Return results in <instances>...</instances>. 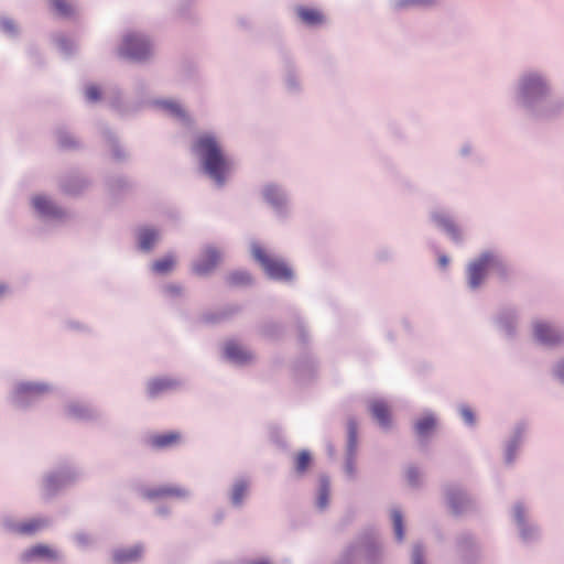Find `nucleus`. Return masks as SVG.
<instances>
[{"instance_id":"f257e3e1","label":"nucleus","mask_w":564,"mask_h":564,"mask_svg":"<svg viewBox=\"0 0 564 564\" xmlns=\"http://www.w3.org/2000/svg\"><path fill=\"white\" fill-rule=\"evenodd\" d=\"M194 151L200 159L204 171L219 185H223L231 170V162L219 142L212 134H202L194 144Z\"/></svg>"},{"instance_id":"f03ea898","label":"nucleus","mask_w":564,"mask_h":564,"mask_svg":"<svg viewBox=\"0 0 564 564\" xmlns=\"http://www.w3.org/2000/svg\"><path fill=\"white\" fill-rule=\"evenodd\" d=\"M252 254L270 278L283 281L292 279V270L282 260L270 257L260 246L252 247Z\"/></svg>"},{"instance_id":"7ed1b4c3","label":"nucleus","mask_w":564,"mask_h":564,"mask_svg":"<svg viewBox=\"0 0 564 564\" xmlns=\"http://www.w3.org/2000/svg\"><path fill=\"white\" fill-rule=\"evenodd\" d=\"M149 53L150 44L144 37L138 34H128L123 39V44L120 48V54L122 56L141 61L144 59Z\"/></svg>"},{"instance_id":"20e7f679","label":"nucleus","mask_w":564,"mask_h":564,"mask_svg":"<svg viewBox=\"0 0 564 564\" xmlns=\"http://www.w3.org/2000/svg\"><path fill=\"white\" fill-rule=\"evenodd\" d=\"M497 262L491 253H484L471 262L467 270L468 284L471 289L478 288L484 281L487 270Z\"/></svg>"},{"instance_id":"39448f33","label":"nucleus","mask_w":564,"mask_h":564,"mask_svg":"<svg viewBox=\"0 0 564 564\" xmlns=\"http://www.w3.org/2000/svg\"><path fill=\"white\" fill-rule=\"evenodd\" d=\"M533 332L536 340L545 345H556L564 340L563 333L547 323H535Z\"/></svg>"},{"instance_id":"423d86ee","label":"nucleus","mask_w":564,"mask_h":564,"mask_svg":"<svg viewBox=\"0 0 564 564\" xmlns=\"http://www.w3.org/2000/svg\"><path fill=\"white\" fill-rule=\"evenodd\" d=\"M522 94L525 98H535L546 93L545 82L536 74H529L522 79Z\"/></svg>"},{"instance_id":"0eeeda50","label":"nucleus","mask_w":564,"mask_h":564,"mask_svg":"<svg viewBox=\"0 0 564 564\" xmlns=\"http://www.w3.org/2000/svg\"><path fill=\"white\" fill-rule=\"evenodd\" d=\"M219 260L220 254L216 249L206 248L202 258L195 263L194 271L199 275L208 274L216 268Z\"/></svg>"},{"instance_id":"6e6552de","label":"nucleus","mask_w":564,"mask_h":564,"mask_svg":"<svg viewBox=\"0 0 564 564\" xmlns=\"http://www.w3.org/2000/svg\"><path fill=\"white\" fill-rule=\"evenodd\" d=\"M296 13L301 21L310 26L323 24L325 19L323 13L314 8L299 7Z\"/></svg>"},{"instance_id":"1a4fd4ad","label":"nucleus","mask_w":564,"mask_h":564,"mask_svg":"<svg viewBox=\"0 0 564 564\" xmlns=\"http://www.w3.org/2000/svg\"><path fill=\"white\" fill-rule=\"evenodd\" d=\"M177 386L175 380L169 378H156L148 383V392L150 397L155 398L163 392L174 389Z\"/></svg>"},{"instance_id":"9d476101","label":"nucleus","mask_w":564,"mask_h":564,"mask_svg":"<svg viewBox=\"0 0 564 564\" xmlns=\"http://www.w3.org/2000/svg\"><path fill=\"white\" fill-rule=\"evenodd\" d=\"M181 434L178 432H167L163 434L153 435L150 440L151 445L155 448H166L174 446L181 442Z\"/></svg>"},{"instance_id":"9b49d317","label":"nucleus","mask_w":564,"mask_h":564,"mask_svg":"<svg viewBox=\"0 0 564 564\" xmlns=\"http://www.w3.org/2000/svg\"><path fill=\"white\" fill-rule=\"evenodd\" d=\"M141 555L142 549L140 546L121 549L113 553V562L115 564H128L138 561Z\"/></svg>"},{"instance_id":"f8f14e48","label":"nucleus","mask_w":564,"mask_h":564,"mask_svg":"<svg viewBox=\"0 0 564 564\" xmlns=\"http://www.w3.org/2000/svg\"><path fill=\"white\" fill-rule=\"evenodd\" d=\"M225 355L228 359L235 362H246L251 358L249 351L237 343L229 341L225 346Z\"/></svg>"},{"instance_id":"ddd939ff","label":"nucleus","mask_w":564,"mask_h":564,"mask_svg":"<svg viewBox=\"0 0 564 564\" xmlns=\"http://www.w3.org/2000/svg\"><path fill=\"white\" fill-rule=\"evenodd\" d=\"M25 558H46L53 561L57 558V553L48 545L39 544L28 550V552L25 553Z\"/></svg>"},{"instance_id":"4468645a","label":"nucleus","mask_w":564,"mask_h":564,"mask_svg":"<svg viewBox=\"0 0 564 564\" xmlns=\"http://www.w3.org/2000/svg\"><path fill=\"white\" fill-rule=\"evenodd\" d=\"M373 417L384 427L390 424V410L382 401H375L370 405Z\"/></svg>"},{"instance_id":"2eb2a0df","label":"nucleus","mask_w":564,"mask_h":564,"mask_svg":"<svg viewBox=\"0 0 564 564\" xmlns=\"http://www.w3.org/2000/svg\"><path fill=\"white\" fill-rule=\"evenodd\" d=\"M46 521L43 519H31L15 525L14 530L20 534H33L44 528Z\"/></svg>"},{"instance_id":"dca6fc26","label":"nucleus","mask_w":564,"mask_h":564,"mask_svg":"<svg viewBox=\"0 0 564 564\" xmlns=\"http://www.w3.org/2000/svg\"><path fill=\"white\" fill-rule=\"evenodd\" d=\"M159 239V234L152 228H142L139 231V243L141 249L150 250Z\"/></svg>"},{"instance_id":"f3484780","label":"nucleus","mask_w":564,"mask_h":564,"mask_svg":"<svg viewBox=\"0 0 564 564\" xmlns=\"http://www.w3.org/2000/svg\"><path fill=\"white\" fill-rule=\"evenodd\" d=\"M34 208L42 215L55 216L56 207L44 196H35L32 200Z\"/></svg>"},{"instance_id":"a211bd4d","label":"nucleus","mask_w":564,"mask_h":564,"mask_svg":"<svg viewBox=\"0 0 564 564\" xmlns=\"http://www.w3.org/2000/svg\"><path fill=\"white\" fill-rule=\"evenodd\" d=\"M436 426V421L433 415H424L415 423V431L420 436H425L432 432Z\"/></svg>"},{"instance_id":"6ab92c4d","label":"nucleus","mask_w":564,"mask_h":564,"mask_svg":"<svg viewBox=\"0 0 564 564\" xmlns=\"http://www.w3.org/2000/svg\"><path fill=\"white\" fill-rule=\"evenodd\" d=\"M52 9L61 17H70L74 7L69 0H50Z\"/></svg>"},{"instance_id":"aec40b11","label":"nucleus","mask_w":564,"mask_h":564,"mask_svg":"<svg viewBox=\"0 0 564 564\" xmlns=\"http://www.w3.org/2000/svg\"><path fill=\"white\" fill-rule=\"evenodd\" d=\"M251 281H252V279H251L250 274L247 272H243V271L232 272L227 278V283L230 286L248 285L251 283Z\"/></svg>"},{"instance_id":"412c9836","label":"nucleus","mask_w":564,"mask_h":564,"mask_svg":"<svg viewBox=\"0 0 564 564\" xmlns=\"http://www.w3.org/2000/svg\"><path fill=\"white\" fill-rule=\"evenodd\" d=\"M312 462L311 454L307 451H301L294 458L295 470L297 474H304Z\"/></svg>"},{"instance_id":"4be33fe9","label":"nucleus","mask_w":564,"mask_h":564,"mask_svg":"<svg viewBox=\"0 0 564 564\" xmlns=\"http://www.w3.org/2000/svg\"><path fill=\"white\" fill-rule=\"evenodd\" d=\"M174 264H175L174 258L171 256H167L160 260H156L153 263L152 269L156 273L165 274V273L172 271V269L174 268Z\"/></svg>"},{"instance_id":"5701e85b","label":"nucleus","mask_w":564,"mask_h":564,"mask_svg":"<svg viewBox=\"0 0 564 564\" xmlns=\"http://www.w3.org/2000/svg\"><path fill=\"white\" fill-rule=\"evenodd\" d=\"M391 518H392V523H393V529H394L395 538L399 541H402L403 538H404L403 517H402V514H401V512L399 510H393L392 514H391Z\"/></svg>"},{"instance_id":"b1692460","label":"nucleus","mask_w":564,"mask_h":564,"mask_svg":"<svg viewBox=\"0 0 564 564\" xmlns=\"http://www.w3.org/2000/svg\"><path fill=\"white\" fill-rule=\"evenodd\" d=\"M248 489V485L245 481H239L234 486L231 499L234 503H241L246 492Z\"/></svg>"},{"instance_id":"393cba45","label":"nucleus","mask_w":564,"mask_h":564,"mask_svg":"<svg viewBox=\"0 0 564 564\" xmlns=\"http://www.w3.org/2000/svg\"><path fill=\"white\" fill-rule=\"evenodd\" d=\"M264 197L268 202H270L273 205H279L280 203H282V195L275 186H268L264 189Z\"/></svg>"},{"instance_id":"a878e982","label":"nucleus","mask_w":564,"mask_h":564,"mask_svg":"<svg viewBox=\"0 0 564 564\" xmlns=\"http://www.w3.org/2000/svg\"><path fill=\"white\" fill-rule=\"evenodd\" d=\"M328 498H329L328 482H327V480H323L322 485H321L318 498H317V505L321 509L326 508V506L328 505Z\"/></svg>"},{"instance_id":"bb28decb","label":"nucleus","mask_w":564,"mask_h":564,"mask_svg":"<svg viewBox=\"0 0 564 564\" xmlns=\"http://www.w3.org/2000/svg\"><path fill=\"white\" fill-rule=\"evenodd\" d=\"M20 391L25 394H41L46 391V387L36 383H25L20 387Z\"/></svg>"},{"instance_id":"cd10ccee","label":"nucleus","mask_w":564,"mask_h":564,"mask_svg":"<svg viewBox=\"0 0 564 564\" xmlns=\"http://www.w3.org/2000/svg\"><path fill=\"white\" fill-rule=\"evenodd\" d=\"M458 501H465V497L460 492H451L448 495V502L453 510V512L457 513L460 511V508L458 506Z\"/></svg>"},{"instance_id":"c85d7f7f","label":"nucleus","mask_w":564,"mask_h":564,"mask_svg":"<svg viewBox=\"0 0 564 564\" xmlns=\"http://www.w3.org/2000/svg\"><path fill=\"white\" fill-rule=\"evenodd\" d=\"M86 98L90 101H97L100 98V90L97 86L91 85L86 88Z\"/></svg>"},{"instance_id":"c756f323","label":"nucleus","mask_w":564,"mask_h":564,"mask_svg":"<svg viewBox=\"0 0 564 564\" xmlns=\"http://www.w3.org/2000/svg\"><path fill=\"white\" fill-rule=\"evenodd\" d=\"M165 108L174 116L176 117H184V110L181 108L180 105L175 102H165Z\"/></svg>"},{"instance_id":"7c9ffc66","label":"nucleus","mask_w":564,"mask_h":564,"mask_svg":"<svg viewBox=\"0 0 564 564\" xmlns=\"http://www.w3.org/2000/svg\"><path fill=\"white\" fill-rule=\"evenodd\" d=\"M159 495L161 496H177V497H181V496H184L185 495V490L184 489H180V488H162L160 491H159Z\"/></svg>"},{"instance_id":"2f4dec72","label":"nucleus","mask_w":564,"mask_h":564,"mask_svg":"<svg viewBox=\"0 0 564 564\" xmlns=\"http://www.w3.org/2000/svg\"><path fill=\"white\" fill-rule=\"evenodd\" d=\"M460 414L466 423L474 424L475 416H474L473 411L469 408H467V406L462 408Z\"/></svg>"},{"instance_id":"473e14b6","label":"nucleus","mask_w":564,"mask_h":564,"mask_svg":"<svg viewBox=\"0 0 564 564\" xmlns=\"http://www.w3.org/2000/svg\"><path fill=\"white\" fill-rule=\"evenodd\" d=\"M422 557H423L422 550L419 546L415 547L413 550V554H412L413 564H423Z\"/></svg>"},{"instance_id":"72a5a7b5","label":"nucleus","mask_w":564,"mask_h":564,"mask_svg":"<svg viewBox=\"0 0 564 564\" xmlns=\"http://www.w3.org/2000/svg\"><path fill=\"white\" fill-rule=\"evenodd\" d=\"M444 228L453 235V237L457 238V229L455 228L454 224H452L449 220L443 221Z\"/></svg>"},{"instance_id":"f704fd0d","label":"nucleus","mask_w":564,"mask_h":564,"mask_svg":"<svg viewBox=\"0 0 564 564\" xmlns=\"http://www.w3.org/2000/svg\"><path fill=\"white\" fill-rule=\"evenodd\" d=\"M61 144L65 148L75 147L76 142L70 137H61Z\"/></svg>"},{"instance_id":"c9c22d12","label":"nucleus","mask_w":564,"mask_h":564,"mask_svg":"<svg viewBox=\"0 0 564 564\" xmlns=\"http://www.w3.org/2000/svg\"><path fill=\"white\" fill-rule=\"evenodd\" d=\"M432 0H404L402 1V6H409V4H430L432 3Z\"/></svg>"},{"instance_id":"e433bc0d","label":"nucleus","mask_w":564,"mask_h":564,"mask_svg":"<svg viewBox=\"0 0 564 564\" xmlns=\"http://www.w3.org/2000/svg\"><path fill=\"white\" fill-rule=\"evenodd\" d=\"M2 28L7 32H13L15 30V25L12 21L6 20L2 22Z\"/></svg>"},{"instance_id":"4c0bfd02","label":"nucleus","mask_w":564,"mask_h":564,"mask_svg":"<svg viewBox=\"0 0 564 564\" xmlns=\"http://www.w3.org/2000/svg\"><path fill=\"white\" fill-rule=\"evenodd\" d=\"M406 475H408V479H409V481H410L411 484H414V482H415V479H416V477H417V473H416V470H415V469H413V468H410V469L408 470V474H406Z\"/></svg>"},{"instance_id":"58836bf2","label":"nucleus","mask_w":564,"mask_h":564,"mask_svg":"<svg viewBox=\"0 0 564 564\" xmlns=\"http://www.w3.org/2000/svg\"><path fill=\"white\" fill-rule=\"evenodd\" d=\"M556 373L560 377V379L564 381V360L561 364H558Z\"/></svg>"},{"instance_id":"ea45409f","label":"nucleus","mask_w":564,"mask_h":564,"mask_svg":"<svg viewBox=\"0 0 564 564\" xmlns=\"http://www.w3.org/2000/svg\"><path fill=\"white\" fill-rule=\"evenodd\" d=\"M438 262L443 268H445L448 263V259L445 256H442L440 257Z\"/></svg>"},{"instance_id":"a19ab883","label":"nucleus","mask_w":564,"mask_h":564,"mask_svg":"<svg viewBox=\"0 0 564 564\" xmlns=\"http://www.w3.org/2000/svg\"><path fill=\"white\" fill-rule=\"evenodd\" d=\"M250 564H270V563L265 560H258V561L250 562Z\"/></svg>"},{"instance_id":"79ce46f5","label":"nucleus","mask_w":564,"mask_h":564,"mask_svg":"<svg viewBox=\"0 0 564 564\" xmlns=\"http://www.w3.org/2000/svg\"><path fill=\"white\" fill-rule=\"evenodd\" d=\"M350 442H355V432L352 430L350 431Z\"/></svg>"},{"instance_id":"37998d69","label":"nucleus","mask_w":564,"mask_h":564,"mask_svg":"<svg viewBox=\"0 0 564 564\" xmlns=\"http://www.w3.org/2000/svg\"><path fill=\"white\" fill-rule=\"evenodd\" d=\"M4 292V288L0 285V295Z\"/></svg>"},{"instance_id":"c03bdc74","label":"nucleus","mask_w":564,"mask_h":564,"mask_svg":"<svg viewBox=\"0 0 564 564\" xmlns=\"http://www.w3.org/2000/svg\"><path fill=\"white\" fill-rule=\"evenodd\" d=\"M348 470L349 473H352V467L350 465H348Z\"/></svg>"}]
</instances>
